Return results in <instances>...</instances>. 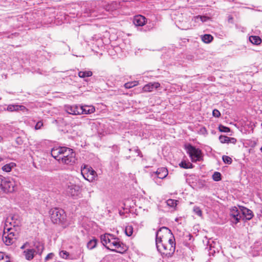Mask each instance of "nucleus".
<instances>
[{
	"label": "nucleus",
	"mask_w": 262,
	"mask_h": 262,
	"mask_svg": "<svg viewBox=\"0 0 262 262\" xmlns=\"http://www.w3.org/2000/svg\"><path fill=\"white\" fill-rule=\"evenodd\" d=\"M164 232L165 235L171 236V230L168 228L163 227L156 232V244L158 251L161 254L162 257H169L172 256L175 251V246L171 244L163 243L161 233Z\"/></svg>",
	"instance_id": "1"
},
{
	"label": "nucleus",
	"mask_w": 262,
	"mask_h": 262,
	"mask_svg": "<svg viewBox=\"0 0 262 262\" xmlns=\"http://www.w3.org/2000/svg\"><path fill=\"white\" fill-rule=\"evenodd\" d=\"M15 142L18 145H20L23 143L22 139L18 137L15 139Z\"/></svg>",
	"instance_id": "40"
},
{
	"label": "nucleus",
	"mask_w": 262,
	"mask_h": 262,
	"mask_svg": "<svg viewBox=\"0 0 262 262\" xmlns=\"http://www.w3.org/2000/svg\"><path fill=\"white\" fill-rule=\"evenodd\" d=\"M67 111L69 114L72 115H76L81 114L79 107L76 105L68 107Z\"/></svg>",
	"instance_id": "21"
},
{
	"label": "nucleus",
	"mask_w": 262,
	"mask_h": 262,
	"mask_svg": "<svg viewBox=\"0 0 262 262\" xmlns=\"http://www.w3.org/2000/svg\"><path fill=\"white\" fill-rule=\"evenodd\" d=\"M249 40L250 41L254 44L258 45L260 44L261 42V38L257 36H251L249 37Z\"/></svg>",
	"instance_id": "23"
},
{
	"label": "nucleus",
	"mask_w": 262,
	"mask_h": 262,
	"mask_svg": "<svg viewBox=\"0 0 262 262\" xmlns=\"http://www.w3.org/2000/svg\"><path fill=\"white\" fill-rule=\"evenodd\" d=\"M178 201L172 199H168L166 203L168 206L170 207H175L177 205Z\"/></svg>",
	"instance_id": "32"
},
{
	"label": "nucleus",
	"mask_w": 262,
	"mask_h": 262,
	"mask_svg": "<svg viewBox=\"0 0 262 262\" xmlns=\"http://www.w3.org/2000/svg\"><path fill=\"white\" fill-rule=\"evenodd\" d=\"M196 19H200L202 22H205L209 19V17H208L207 16H199V15L196 17Z\"/></svg>",
	"instance_id": "38"
},
{
	"label": "nucleus",
	"mask_w": 262,
	"mask_h": 262,
	"mask_svg": "<svg viewBox=\"0 0 262 262\" xmlns=\"http://www.w3.org/2000/svg\"><path fill=\"white\" fill-rule=\"evenodd\" d=\"M236 142V139L234 138L229 137V140H228V143H232L235 144Z\"/></svg>",
	"instance_id": "41"
},
{
	"label": "nucleus",
	"mask_w": 262,
	"mask_h": 262,
	"mask_svg": "<svg viewBox=\"0 0 262 262\" xmlns=\"http://www.w3.org/2000/svg\"><path fill=\"white\" fill-rule=\"evenodd\" d=\"M81 114H90L93 113L95 109L93 106L84 105L79 107Z\"/></svg>",
	"instance_id": "19"
},
{
	"label": "nucleus",
	"mask_w": 262,
	"mask_h": 262,
	"mask_svg": "<svg viewBox=\"0 0 262 262\" xmlns=\"http://www.w3.org/2000/svg\"><path fill=\"white\" fill-rule=\"evenodd\" d=\"M32 249H34L36 254L40 255L45 249L44 244L42 242L36 240L33 243V247Z\"/></svg>",
	"instance_id": "13"
},
{
	"label": "nucleus",
	"mask_w": 262,
	"mask_h": 262,
	"mask_svg": "<svg viewBox=\"0 0 262 262\" xmlns=\"http://www.w3.org/2000/svg\"><path fill=\"white\" fill-rule=\"evenodd\" d=\"M81 174L85 180L89 182H92L97 176L96 171L91 167L84 166L81 169Z\"/></svg>",
	"instance_id": "8"
},
{
	"label": "nucleus",
	"mask_w": 262,
	"mask_h": 262,
	"mask_svg": "<svg viewBox=\"0 0 262 262\" xmlns=\"http://www.w3.org/2000/svg\"><path fill=\"white\" fill-rule=\"evenodd\" d=\"M93 73L91 71H80L78 72V76L82 78L92 76Z\"/></svg>",
	"instance_id": "22"
},
{
	"label": "nucleus",
	"mask_w": 262,
	"mask_h": 262,
	"mask_svg": "<svg viewBox=\"0 0 262 262\" xmlns=\"http://www.w3.org/2000/svg\"><path fill=\"white\" fill-rule=\"evenodd\" d=\"M60 256L64 259H68L70 258L69 253L66 251L62 250L59 252Z\"/></svg>",
	"instance_id": "29"
},
{
	"label": "nucleus",
	"mask_w": 262,
	"mask_h": 262,
	"mask_svg": "<svg viewBox=\"0 0 262 262\" xmlns=\"http://www.w3.org/2000/svg\"><path fill=\"white\" fill-rule=\"evenodd\" d=\"M3 160V158L0 157V162Z\"/></svg>",
	"instance_id": "50"
},
{
	"label": "nucleus",
	"mask_w": 262,
	"mask_h": 262,
	"mask_svg": "<svg viewBox=\"0 0 262 262\" xmlns=\"http://www.w3.org/2000/svg\"><path fill=\"white\" fill-rule=\"evenodd\" d=\"M219 129L221 132L228 133L230 131V129L229 127L222 125H220L219 126Z\"/></svg>",
	"instance_id": "34"
},
{
	"label": "nucleus",
	"mask_w": 262,
	"mask_h": 262,
	"mask_svg": "<svg viewBox=\"0 0 262 262\" xmlns=\"http://www.w3.org/2000/svg\"><path fill=\"white\" fill-rule=\"evenodd\" d=\"M222 159L223 162L226 164H230L232 162V159L227 156H223Z\"/></svg>",
	"instance_id": "33"
},
{
	"label": "nucleus",
	"mask_w": 262,
	"mask_h": 262,
	"mask_svg": "<svg viewBox=\"0 0 262 262\" xmlns=\"http://www.w3.org/2000/svg\"><path fill=\"white\" fill-rule=\"evenodd\" d=\"M5 256V254L3 252H0V261L3 260V259L4 258V257Z\"/></svg>",
	"instance_id": "45"
},
{
	"label": "nucleus",
	"mask_w": 262,
	"mask_h": 262,
	"mask_svg": "<svg viewBox=\"0 0 262 262\" xmlns=\"http://www.w3.org/2000/svg\"><path fill=\"white\" fill-rule=\"evenodd\" d=\"M15 183L10 178H5L2 176L0 181V190L4 192H12L14 190Z\"/></svg>",
	"instance_id": "6"
},
{
	"label": "nucleus",
	"mask_w": 262,
	"mask_h": 262,
	"mask_svg": "<svg viewBox=\"0 0 262 262\" xmlns=\"http://www.w3.org/2000/svg\"><path fill=\"white\" fill-rule=\"evenodd\" d=\"M64 147H56L52 148L51 155L55 159H60Z\"/></svg>",
	"instance_id": "18"
},
{
	"label": "nucleus",
	"mask_w": 262,
	"mask_h": 262,
	"mask_svg": "<svg viewBox=\"0 0 262 262\" xmlns=\"http://www.w3.org/2000/svg\"><path fill=\"white\" fill-rule=\"evenodd\" d=\"M179 166L183 168L188 169L193 168V166L190 162H187L185 161H182L180 164Z\"/></svg>",
	"instance_id": "24"
},
{
	"label": "nucleus",
	"mask_w": 262,
	"mask_h": 262,
	"mask_svg": "<svg viewBox=\"0 0 262 262\" xmlns=\"http://www.w3.org/2000/svg\"><path fill=\"white\" fill-rule=\"evenodd\" d=\"M212 179L215 181H219L221 180V174L219 172H215L212 175Z\"/></svg>",
	"instance_id": "31"
},
{
	"label": "nucleus",
	"mask_w": 262,
	"mask_h": 262,
	"mask_svg": "<svg viewBox=\"0 0 262 262\" xmlns=\"http://www.w3.org/2000/svg\"><path fill=\"white\" fill-rule=\"evenodd\" d=\"M161 235L162 236V239L163 240V243H165L166 244H171L172 246H175L176 244L174 243V238L171 232V236L165 235L164 232H162L161 233Z\"/></svg>",
	"instance_id": "17"
},
{
	"label": "nucleus",
	"mask_w": 262,
	"mask_h": 262,
	"mask_svg": "<svg viewBox=\"0 0 262 262\" xmlns=\"http://www.w3.org/2000/svg\"><path fill=\"white\" fill-rule=\"evenodd\" d=\"M213 39V36L210 34H205L202 36V41L206 43L211 42Z\"/></svg>",
	"instance_id": "25"
},
{
	"label": "nucleus",
	"mask_w": 262,
	"mask_h": 262,
	"mask_svg": "<svg viewBox=\"0 0 262 262\" xmlns=\"http://www.w3.org/2000/svg\"><path fill=\"white\" fill-rule=\"evenodd\" d=\"M193 211L194 213L199 216H201L202 215V212L199 207L195 206L193 208Z\"/></svg>",
	"instance_id": "36"
},
{
	"label": "nucleus",
	"mask_w": 262,
	"mask_h": 262,
	"mask_svg": "<svg viewBox=\"0 0 262 262\" xmlns=\"http://www.w3.org/2000/svg\"><path fill=\"white\" fill-rule=\"evenodd\" d=\"M5 260L3 259V260L0 261V262H3Z\"/></svg>",
	"instance_id": "52"
},
{
	"label": "nucleus",
	"mask_w": 262,
	"mask_h": 262,
	"mask_svg": "<svg viewBox=\"0 0 262 262\" xmlns=\"http://www.w3.org/2000/svg\"><path fill=\"white\" fill-rule=\"evenodd\" d=\"M168 172L167 169L165 167H161L158 168L156 171L154 172L151 174V177L155 182L157 183V180L159 179H164L167 175Z\"/></svg>",
	"instance_id": "10"
},
{
	"label": "nucleus",
	"mask_w": 262,
	"mask_h": 262,
	"mask_svg": "<svg viewBox=\"0 0 262 262\" xmlns=\"http://www.w3.org/2000/svg\"><path fill=\"white\" fill-rule=\"evenodd\" d=\"M97 244V241L96 239L94 238L92 240H90L87 243V247L88 249L92 250L96 247Z\"/></svg>",
	"instance_id": "26"
},
{
	"label": "nucleus",
	"mask_w": 262,
	"mask_h": 262,
	"mask_svg": "<svg viewBox=\"0 0 262 262\" xmlns=\"http://www.w3.org/2000/svg\"><path fill=\"white\" fill-rule=\"evenodd\" d=\"M13 164L14 163H11L10 164L5 165L2 167L3 170L6 172H10L12 169Z\"/></svg>",
	"instance_id": "27"
},
{
	"label": "nucleus",
	"mask_w": 262,
	"mask_h": 262,
	"mask_svg": "<svg viewBox=\"0 0 262 262\" xmlns=\"http://www.w3.org/2000/svg\"><path fill=\"white\" fill-rule=\"evenodd\" d=\"M8 223H9L10 224H11V222H9V219H7L6 221V226H7V224Z\"/></svg>",
	"instance_id": "46"
},
{
	"label": "nucleus",
	"mask_w": 262,
	"mask_h": 262,
	"mask_svg": "<svg viewBox=\"0 0 262 262\" xmlns=\"http://www.w3.org/2000/svg\"><path fill=\"white\" fill-rule=\"evenodd\" d=\"M201 131L206 132V129L205 127H203L201 129Z\"/></svg>",
	"instance_id": "47"
},
{
	"label": "nucleus",
	"mask_w": 262,
	"mask_h": 262,
	"mask_svg": "<svg viewBox=\"0 0 262 262\" xmlns=\"http://www.w3.org/2000/svg\"><path fill=\"white\" fill-rule=\"evenodd\" d=\"M53 256H54V254L52 253H50L48 254L45 257V261H48L49 259L52 258Z\"/></svg>",
	"instance_id": "42"
},
{
	"label": "nucleus",
	"mask_w": 262,
	"mask_h": 262,
	"mask_svg": "<svg viewBox=\"0 0 262 262\" xmlns=\"http://www.w3.org/2000/svg\"><path fill=\"white\" fill-rule=\"evenodd\" d=\"M60 159H58L59 163L64 164H73L75 162V153L71 148L64 147L60 156Z\"/></svg>",
	"instance_id": "3"
},
{
	"label": "nucleus",
	"mask_w": 262,
	"mask_h": 262,
	"mask_svg": "<svg viewBox=\"0 0 262 262\" xmlns=\"http://www.w3.org/2000/svg\"><path fill=\"white\" fill-rule=\"evenodd\" d=\"M160 86V84L159 82H149L144 86L143 91L145 92H150Z\"/></svg>",
	"instance_id": "14"
},
{
	"label": "nucleus",
	"mask_w": 262,
	"mask_h": 262,
	"mask_svg": "<svg viewBox=\"0 0 262 262\" xmlns=\"http://www.w3.org/2000/svg\"><path fill=\"white\" fill-rule=\"evenodd\" d=\"M185 149L192 162L203 161V155L201 149L190 144L185 145Z\"/></svg>",
	"instance_id": "5"
},
{
	"label": "nucleus",
	"mask_w": 262,
	"mask_h": 262,
	"mask_svg": "<svg viewBox=\"0 0 262 262\" xmlns=\"http://www.w3.org/2000/svg\"><path fill=\"white\" fill-rule=\"evenodd\" d=\"M26 259L28 260H32L36 254L34 249L29 248L25 250L23 252Z\"/></svg>",
	"instance_id": "20"
},
{
	"label": "nucleus",
	"mask_w": 262,
	"mask_h": 262,
	"mask_svg": "<svg viewBox=\"0 0 262 262\" xmlns=\"http://www.w3.org/2000/svg\"><path fill=\"white\" fill-rule=\"evenodd\" d=\"M80 187L79 185L70 183L67 188V193L72 196H77L80 193Z\"/></svg>",
	"instance_id": "11"
},
{
	"label": "nucleus",
	"mask_w": 262,
	"mask_h": 262,
	"mask_svg": "<svg viewBox=\"0 0 262 262\" xmlns=\"http://www.w3.org/2000/svg\"><path fill=\"white\" fill-rule=\"evenodd\" d=\"M219 140L222 143H228L229 137L221 135L219 137Z\"/></svg>",
	"instance_id": "35"
},
{
	"label": "nucleus",
	"mask_w": 262,
	"mask_h": 262,
	"mask_svg": "<svg viewBox=\"0 0 262 262\" xmlns=\"http://www.w3.org/2000/svg\"><path fill=\"white\" fill-rule=\"evenodd\" d=\"M7 110L9 112L23 111L27 112L28 110L24 105L10 104L7 106Z\"/></svg>",
	"instance_id": "16"
},
{
	"label": "nucleus",
	"mask_w": 262,
	"mask_h": 262,
	"mask_svg": "<svg viewBox=\"0 0 262 262\" xmlns=\"http://www.w3.org/2000/svg\"><path fill=\"white\" fill-rule=\"evenodd\" d=\"M239 209L242 213V217H245L247 220H251L254 216L252 211L242 206H239Z\"/></svg>",
	"instance_id": "12"
},
{
	"label": "nucleus",
	"mask_w": 262,
	"mask_h": 262,
	"mask_svg": "<svg viewBox=\"0 0 262 262\" xmlns=\"http://www.w3.org/2000/svg\"><path fill=\"white\" fill-rule=\"evenodd\" d=\"M49 214L54 224L62 223L65 222L66 215L64 210L61 208H52L49 211Z\"/></svg>",
	"instance_id": "4"
},
{
	"label": "nucleus",
	"mask_w": 262,
	"mask_h": 262,
	"mask_svg": "<svg viewBox=\"0 0 262 262\" xmlns=\"http://www.w3.org/2000/svg\"><path fill=\"white\" fill-rule=\"evenodd\" d=\"M228 22H229V23H233V18L232 17V16L229 15V16H228Z\"/></svg>",
	"instance_id": "44"
},
{
	"label": "nucleus",
	"mask_w": 262,
	"mask_h": 262,
	"mask_svg": "<svg viewBox=\"0 0 262 262\" xmlns=\"http://www.w3.org/2000/svg\"><path fill=\"white\" fill-rule=\"evenodd\" d=\"M101 240L102 244L111 251L123 253L127 249L125 245L120 242L118 238L112 234L105 233L102 235Z\"/></svg>",
	"instance_id": "2"
},
{
	"label": "nucleus",
	"mask_w": 262,
	"mask_h": 262,
	"mask_svg": "<svg viewBox=\"0 0 262 262\" xmlns=\"http://www.w3.org/2000/svg\"><path fill=\"white\" fill-rule=\"evenodd\" d=\"M137 85V81H132V82H128L124 84V86L126 89H130L134 87L135 86Z\"/></svg>",
	"instance_id": "30"
},
{
	"label": "nucleus",
	"mask_w": 262,
	"mask_h": 262,
	"mask_svg": "<svg viewBox=\"0 0 262 262\" xmlns=\"http://www.w3.org/2000/svg\"><path fill=\"white\" fill-rule=\"evenodd\" d=\"M212 115L215 117H219L221 116V113L219 111L216 109L213 110Z\"/></svg>",
	"instance_id": "39"
},
{
	"label": "nucleus",
	"mask_w": 262,
	"mask_h": 262,
	"mask_svg": "<svg viewBox=\"0 0 262 262\" xmlns=\"http://www.w3.org/2000/svg\"><path fill=\"white\" fill-rule=\"evenodd\" d=\"M3 141V137L0 136V142H1Z\"/></svg>",
	"instance_id": "48"
},
{
	"label": "nucleus",
	"mask_w": 262,
	"mask_h": 262,
	"mask_svg": "<svg viewBox=\"0 0 262 262\" xmlns=\"http://www.w3.org/2000/svg\"><path fill=\"white\" fill-rule=\"evenodd\" d=\"M43 125V123L42 121H39L36 123V124L35 126V129L36 130L40 129H41V128L42 127Z\"/></svg>",
	"instance_id": "37"
},
{
	"label": "nucleus",
	"mask_w": 262,
	"mask_h": 262,
	"mask_svg": "<svg viewBox=\"0 0 262 262\" xmlns=\"http://www.w3.org/2000/svg\"><path fill=\"white\" fill-rule=\"evenodd\" d=\"M125 232L128 236H131L133 233V227L132 226H127L125 229Z\"/></svg>",
	"instance_id": "28"
},
{
	"label": "nucleus",
	"mask_w": 262,
	"mask_h": 262,
	"mask_svg": "<svg viewBox=\"0 0 262 262\" xmlns=\"http://www.w3.org/2000/svg\"><path fill=\"white\" fill-rule=\"evenodd\" d=\"M146 21V18L141 15H136L133 19V23L137 26H143Z\"/></svg>",
	"instance_id": "15"
},
{
	"label": "nucleus",
	"mask_w": 262,
	"mask_h": 262,
	"mask_svg": "<svg viewBox=\"0 0 262 262\" xmlns=\"http://www.w3.org/2000/svg\"><path fill=\"white\" fill-rule=\"evenodd\" d=\"M239 208L236 206L232 207L230 210V221L233 224H237L242 219V215Z\"/></svg>",
	"instance_id": "9"
},
{
	"label": "nucleus",
	"mask_w": 262,
	"mask_h": 262,
	"mask_svg": "<svg viewBox=\"0 0 262 262\" xmlns=\"http://www.w3.org/2000/svg\"><path fill=\"white\" fill-rule=\"evenodd\" d=\"M3 262H10V260H6L4 261Z\"/></svg>",
	"instance_id": "49"
},
{
	"label": "nucleus",
	"mask_w": 262,
	"mask_h": 262,
	"mask_svg": "<svg viewBox=\"0 0 262 262\" xmlns=\"http://www.w3.org/2000/svg\"><path fill=\"white\" fill-rule=\"evenodd\" d=\"M134 151L138 154V156H140L141 157H142V155L141 151L138 148H135Z\"/></svg>",
	"instance_id": "43"
},
{
	"label": "nucleus",
	"mask_w": 262,
	"mask_h": 262,
	"mask_svg": "<svg viewBox=\"0 0 262 262\" xmlns=\"http://www.w3.org/2000/svg\"><path fill=\"white\" fill-rule=\"evenodd\" d=\"M11 228H4L3 240L6 245H12L17 238V234Z\"/></svg>",
	"instance_id": "7"
},
{
	"label": "nucleus",
	"mask_w": 262,
	"mask_h": 262,
	"mask_svg": "<svg viewBox=\"0 0 262 262\" xmlns=\"http://www.w3.org/2000/svg\"><path fill=\"white\" fill-rule=\"evenodd\" d=\"M24 247H25V245L21 247V249H23V248H24Z\"/></svg>",
	"instance_id": "51"
}]
</instances>
